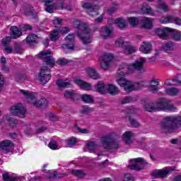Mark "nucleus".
Segmentation results:
<instances>
[{
	"instance_id": "obj_42",
	"label": "nucleus",
	"mask_w": 181,
	"mask_h": 181,
	"mask_svg": "<svg viewBox=\"0 0 181 181\" xmlns=\"http://www.w3.org/2000/svg\"><path fill=\"white\" fill-rule=\"evenodd\" d=\"M127 21L132 26H136L139 23V19L136 17H129Z\"/></svg>"
},
{
	"instance_id": "obj_49",
	"label": "nucleus",
	"mask_w": 181,
	"mask_h": 181,
	"mask_svg": "<svg viewBox=\"0 0 181 181\" xmlns=\"http://www.w3.org/2000/svg\"><path fill=\"white\" fill-rule=\"evenodd\" d=\"M68 63H70V62L66 58H60L57 62V64H59V66H66Z\"/></svg>"
},
{
	"instance_id": "obj_3",
	"label": "nucleus",
	"mask_w": 181,
	"mask_h": 181,
	"mask_svg": "<svg viewBox=\"0 0 181 181\" xmlns=\"http://www.w3.org/2000/svg\"><path fill=\"white\" fill-rule=\"evenodd\" d=\"M21 93L27 98V100L34 105V107H37V108H45L47 107V100L45 98H42L40 100H36V96L35 93L26 91L25 90H21Z\"/></svg>"
},
{
	"instance_id": "obj_62",
	"label": "nucleus",
	"mask_w": 181,
	"mask_h": 181,
	"mask_svg": "<svg viewBox=\"0 0 181 181\" xmlns=\"http://www.w3.org/2000/svg\"><path fill=\"white\" fill-rule=\"evenodd\" d=\"M74 34H69L66 37H65V40L66 42H73V40H74Z\"/></svg>"
},
{
	"instance_id": "obj_1",
	"label": "nucleus",
	"mask_w": 181,
	"mask_h": 181,
	"mask_svg": "<svg viewBox=\"0 0 181 181\" xmlns=\"http://www.w3.org/2000/svg\"><path fill=\"white\" fill-rule=\"evenodd\" d=\"M181 127V116H166L161 123L160 129L164 134H172Z\"/></svg>"
},
{
	"instance_id": "obj_37",
	"label": "nucleus",
	"mask_w": 181,
	"mask_h": 181,
	"mask_svg": "<svg viewBox=\"0 0 181 181\" xmlns=\"http://www.w3.org/2000/svg\"><path fill=\"white\" fill-rule=\"evenodd\" d=\"M60 33H59L58 30H54L52 31L50 34V40L52 42H56L59 37H60Z\"/></svg>"
},
{
	"instance_id": "obj_7",
	"label": "nucleus",
	"mask_w": 181,
	"mask_h": 181,
	"mask_svg": "<svg viewBox=\"0 0 181 181\" xmlns=\"http://www.w3.org/2000/svg\"><path fill=\"white\" fill-rule=\"evenodd\" d=\"M163 110L164 111H175L176 107L170 104V101L165 98H160L156 102V111Z\"/></svg>"
},
{
	"instance_id": "obj_58",
	"label": "nucleus",
	"mask_w": 181,
	"mask_h": 181,
	"mask_svg": "<svg viewBox=\"0 0 181 181\" xmlns=\"http://www.w3.org/2000/svg\"><path fill=\"white\" fill-rule=\"evenodd\" d=\"M172 23H175V25H178L179 26H180V25H181V18H178V17L173 16Z\"/></svg>"
},
{
	"instance_id": "obj_31",
	"label": "nucleus",
	"mask_w": 181,
	"mask_h": 181,
	"mask_svg": "<svg viewBox=\"0 0 181 181\" xmlns=\"http://www.w3.org/2000/svg\"><path fill=\"white\" fill-rule=\"evenodd\" d=\"M115 23L117 25L119 29H124L127 28V21L122 18H118L115 20Z\"/></svg>"
},
{
	"instance_id": "obj_15",
	"label": "nucleus",
	"mask_w": 181,
	"mask_h": 181,
	"mask_svg": "<svg viewBox=\"0 0 181 181\" xmlns=\"http://www.w3.org/2000/svg\"><path fill=\"white\" fill-rule=\"evenodd\" d=\"M13 148V143L11 140H4L0 142V151L4 153H8Z\"/></svg>"
},
{
	"instance_id": "obj_32",
	"label": "nucleus",
	"mask_w": 181,
	"mask_h": 181,
	"mask_svg": "<svg viewBox=\"0 0 181 181\" xmlns=\"http://www.w3.org/2000/svg\"><path fill=\"white\" fill-rule=\"evenodd\" d=\"M81 98L82 101L86 104H93V103H94L93 95H90L83 94L81 96Z\"/></svg>"
},
{
	"instance_id": "obj_22",
	"label": "nucleus",
	"mask_w": 181,
	"mask_h": 181,
	"mask_svg": "<svg viewBox=\"0 0 181 181\" xmlns=\"http://www.w3.org/2000/svg\"><path fill=\"white\" fill-rule=\"evenodd\" d=\"M106 90L110 95H117L119 94V89L114 84H109L106 88Z\"/></svg>"
},
{
	"instance_id": "obj_43",
	"label": "nucleus",
	"mask_w": 181,
	"mask_h": 181,
	"mask_svg": "<svg viewBox=\"0 0 181 181\" xmlns=\"http://www.w3.org/2000/svg\"><path fill=\"white\" fill-rule=\"evenodd\" d=\"M88 15H90V16H92V18H94V16H98L99 15L98 6H96L95 7L92 8L91 10L88 11Z\"/></svg>"
},
{
	"instance_id": "obj_16",
	"label": "nucleus",
	"mask_w": 181,
	"mask_h": 181,
	"mask_svg": "<svg viewBox=\"0 0 181 181\" xmlns=\"http://www.w3.org/2000/svg\"><path fill=\"white\" fill-rule=\"evenodd\" d=\"M74 81L78 86L82 90H86V91H91L93 87L90 83H88L83 80H81L78 78H74Z\"/></svg>"
},
{
	"instance_id": "obj_14",
	"label": "nucleus",
	"mask_w": 181,
	"mask_h": 181,
	"mask_svg": "<svg viewBox=\"0 0 181 181\" xmlns=\"http://www.w3.org/2000/svg\"><path fill=\"white\" fill-rule=\"evenodd\" d=\"M170 32H173V29L170 28L156 29V35H158L160 39H162L163 40H168V39H169V33H170Z\"/></svg>"
},
{
	"instance_id": "obj_35",
	"label": "nucleus",
	"mask_w": 181,
	"mask_h": 181,
	"mask_svg": "<svg viewBox=\"0 0 181 181\" xmlns=\"http://www.w3.org/2000/svg\"><path fill=\"white\" fill-rule=\"evenodd\" d=\"M133 101H135V99L132 98V96H126L119 100V103L122 105L129 104V103H133Z\"/></svg>"
},
{
	"instance_id": "obj_5",
	"label": "nucleus",
	"mask_w": 181,
	"mask_h": 181,
	"mask_svg": "<svg viewBox=\"0 0 181 181\" xmlns=\"http://www.w3.org/2000/svg\"><path fill=\"white\" fill-rule=\"evenodd\" d=\"M117 83L120 87H124L126 93H131V91H135V90H141L142 86L139 83L132 84L131 81H128L124 77H122L117 80Z\"/></svg>"
},
{
	"instance_id": "obj_55",
	"label": "nucleus",
	"mask_w": 181,
	"mask_h": 181,
	"mask_svg": "<svg viewBox=\"0 0 181 181\" xmlns=\"http://www.w3.org/2000/svg\"><path fill=\"white\" fill-rule=\"evenodd\" d=\"M32 30V26L30 25H23L20 26V30L22 32H26V30Z\"/></svg>"
},
{
	"instance_id": "obj_19",
	"label": "nucleus",
	"mask_w": 181,
	"mask_h": 181,
	"mask_svg": "<svg viewBox=\"0 0 181 181\" xmlns=\"http://www.w3.org/2000/svg\"><path fill=\"white\" fill-rule=\"evenodd\" d=\"M65 98H69L72 101L80 100V95L74 90H66L64 94Z\"/></svg>"
},
{
	"instance_id": "obj_54",
	"label": "nucleus",
	"mask_w": 181,
	"mask_h": 181,
	"mask_svg": "<svg viewBox=\"0 0 181 181\" xmlns=\"http://www.w3.org/2000/svg\"><path fill=\"white\" fill-rule=\"evenodd\" d=\"M57 9H63L64 8V0H57Z\"/></svg>"
},
{
	"instance_id": "obj_45",
	"label": "nucleus",
	"mask_w": 181,
	"mask_h": 181,
	"mask_svg": "<svg viewBox=\"0 0 181 181\" xmlns=\"http://www.w3.org/2000/svg\"><path fill=\"white\" fill-rule=\"evenodd\" d=\"M97 5L94 4V3H90V2H86L84 3L82 6L84 8V9H87V12L88 13V11H91L92 8L95 7Z\"/></svg>"
},
{
	"instance_id": "obj_56",
	"label": "nucleus",
	"mask_w": 181,
	"mask_h": 181,
	"mask_svg": "<svg viewBox=\"0 0 181 181\" xmlns=\"http://www.w3.org/2000/svg\"><path fill=\"white\" fill-rule=\"evenodd\" d=\"M172 39H173V40H177V41L180 40V39H181L180 32H177V33L173 34Z\"/></svg>"
},
{
	"instance_id": "obj_64",
	"label": "nucleus",
	"mask_w": 181,
	"mask_h": 181,
	"mask_svg": "<svg viewBox=\"0 0 181 181\" xmlns=\"http://www.w3.org/2000/svg\"><path fill=\"white\" fill-rule=\"evenodd\" d=\"M173 81H176L177 85L181 84V74H178L175 78H173Z\"/></svg>"
},
{
	"instance_id": "obj_53",
	"label": "nucleus",
	"mask_w": 181,
	"mask_h": 181,
	"mask_svg": "<svg viewBox=\"0 0 181 181\" xmlns=\"http://www.w3.org/2000/svg\"><path fill=\"white\" fill-rule=\"evenodd\" d=\"M50 149L56 150L59 148V145L57 144V141H51L48 145Z\"/></svg>"
},
{
	"instance_id": "obj_44",
	"label": "nucleus",
	"mask_w": 181,
	"mask_h": 181,
	"mask_svg": "<svg viewBox=\"0 0 181 181\" xmlns=\"http://www.w3.org/2000/svg\"><path fill=\"white\" fill-rule=\"evenodd\" d=\"M141 11L144 13H148V15H151L153 16V12H152V8L148 6H142Z\"/></svg>"
},
{
	"instance_id": "obj_36",
	"label": "nucleus",
	"mask_w": 181,
	"mask_h": 181,
	"mask_svg": "<svg viewBox=\"0 0 181 181\" xmlns=\"http://www.w3.org/2000/svg\"><path fill=\"white\" fill-rule=\"evenodd\" d=\"M95 90L100 94H104V93H105V86L103 83L98 82L95 87Z\"/></svg>"
},
{
	"instance_id": "obj_11",
	"label": "nucleus",
	"mask_w": 181,
	"mask_h": 181,
	"mask_svg": "<svg viewBox=\"0 0 181 181\" xmlns=\"http://www.w3.org/2000/svg\"><path fill=\"white\" fill-rule=\"evenodd\" d=\"M114 59V55L112 54H105L100 58V67L103 70H108L109 67L111 66V62Z\"/></svg>"
},
{
	"instance_id": "obj_38",
	"label": "nucleus",
	"mask_w": 181,
	"mask_h": 181,
	"mask_svg": "<svg viewBox=\"0 0 181 181\" xmlns=\"http://www.w3.org/2000/svg\"><path fill=\"white\" fill-rule=\"evenodd\" d=\"M179 90L176 88H169L165 89V93L168 95H177Z\"/></svg>"
},
{
	"instance_id": "obj_33",
	"label": "nucleus",
	"mask_w": 181,
	"mask_h": 181,
	"mask_svg": "<svg viewBox=\"0 0 181 181\" xmlns=\"http://www.w3.org/2000/svg\"><path fill=\"white\" fill-rule=\"evenodd\" d=\"M62 49L65 53H69V51L73 52V50H74V44L72 42L63 44Z\"/></svg>"
},
{
	"instance_id": "obj_41",
	"label": "nucleus",
	"mask_w": 181,
	"mask_h": 181,
	"mask_svg": "<svg viewBox=\"0 0 181 181\" xmlns=\"http://www.w3.org/2000/svg\"><path fill=\"white\" fill-rule=\"evenodd\" d=\"M157 11L158 12H160V11L168 12V11H169V7H168V5L165 3H160L157 7Z\"/></svg>"
},
{
	"instance_id": "obj_47",
	"label": "nucleus",
	"mask_w": 181,
	"mask_h": 181,
	"mask_svg": "<svg viewBox=\"0 0 181 181\" xmlns=\"http://www.w3.org/2000/svg\"><path fill=\"white\" fill-rule=\"evenodd\" d=\"M12 42V37H6L1 40V45L3 46H9V43Z\"/></svg>"
},
{
	"instance_id": "obj_61",
	"label": "nucleus",
	"mask_w": 181,
	"mask_h": 181,
	"mask_svg": "<svg viewBox=\"0 0 181 181\" xmlns=\"http://www.w3.org/2000/svg\"><path fill=\"white\" fill-rule=\"evenodd\" d=\"M123 181H134V177L131 174H125Z\"/></svg>"
},
{
	"instance_id": "obj_48",
	"label": "nucleus",
	"mask_w": 181,
	"mask_h": 181,
	"mask_svg": "<svg viewBox=\"0 0 181 181\" xmlns=\"http://www.w3.org/2000/svg\"><path fill=\"white\" fill-rule=\"evenodd\" d=\"M14 50L18 54H22L23 50L22 49V46L21 43L15 42L14 43Z\"/></svg>"
},
{
	"instance_id": "obj_51",
	"label": "nucleus",
	"mask_w": 181,
	"mask_h": 181,
	"mask_svg": "<svg viewBox=\"0 0 181 181\" xmlns=\"http://www.w3.org/2000/svg\"><path fill=\"white\" fill-rule=\"evenodd\" d=\"M115 45L117 47H122V49H124L125 45H127V42H124V40L119 39L116 40Z\"/></svg>"
},
{
	"instance_id": "obj_27",
	"label": "nucleus",
	"mask_w": 181,
	"mask_h": 181,
	"mask_svg": "<svg viewBox=\"0 0 181 181\" xmlns=\"http://www.w3.org/2000/svg\"><path fill=\"white\" fill-rule=\"evenodd\" d=\"M134 134L132 132H126L123 134V141L127 145L132 144V138H134Z\"/></svg>"
},
{
	"instance_id": "obj_20",
	"label": "nucleus",
	"mask_w": 181,
	"mask_h": 181,
	"mask_svg": "<svg viewBox=\"0 0 181 181\" xmlns=\"http://www.w3.org/2000/svg\"><path fill=\"white\" fill-rule=\"evenodd\" d=\"M37 35L33 34L30 35H28L26 37V42L30 46V47L33 48L35 47V45H37Z\"/></svg>"
},
{
	"instance_id": "obj_23",
	"label": "nucleus",
	"mask_w": 181,
	"mask_h": 181,
	"mask_svg": "<svg viewBox=\"0 0 181 181\" xmlns=\"http://www.w3.org/2000/svg\"><path fill=\"white\" fill-rule=\"evenodd\" d=\"M163 49L165 53H169V52H173V50H176V45L172 42H166L163 45Z\"/></svg>"
},
{
	"instance_id": "obj_2",
	"label": "nucleus",
	"mask_w": 181,
	"mask_h": 181,
	"mask_svg": "<svg viewBox=\"0 0 181 181\" xmlns=\"http://www.w3.org/2000/svg\"><path fill=\"white\" fill-rule=\"evenodd\" d=\"M74 26L78 29L77 36L83 42V45H90L91 43V37L89 35L91 30L89 29L88 25L86 23L77 20L74 21Z\"/></svg>"
},
{
	"instance_id": "obj_60",
	"label": "nucleus",
	"mask_w": 181,
	"mask_h": 181,
	"mask_svg": "<svg viewBox=\"0 0 181 181\" xmlns=\"http://www.w3.org/2000/svg\"><path fill=\"white\" fill-rule=\"evenodd\" d=\"M49 173L50 175L47 176L48 179H57V172H50Z\"/></svg>"
},
{
	"instance_id": "obj_17",
	"label": "nucleus",
	"mask_w": 181,
	"mask_h": 181,
	"mask_svg": "<svg viewBox=\"0 0 181 181\" xmlns=\"http://www.w3.org/2000/svg\"><path fill=\"white\" fill-rule=\"evenodd\" d=\"M45 3V6H46L45 11L48 13H53L54 11L57 9V6L56 3H53L54 0H42Z\"/></svg>"
},
{
	"instance_id": "obj_8",
	"label": "nucleus",
	"mask_w": 181,
	"mask_h": 181,
	"mask_svg": "<svg viewBox=\"0 0 181 181\" xmlns=\"http://www.w3.org/2000/svg\"><path fill=\"white\" fill-rule=\"evenodd\" d=\"M52 52L49 50L42 51L36 55L35 57H37L38 59H44L43 66H45V64H47V66H49V67H54L56 61H54V58H53V57L50 56Z\"/></svg>"
},
{
	"instance_id": "obj_29",
	"label": "nucleus",
	"mask_w": 181,
	"mask_h": 181,
	"mask_svg": "<svg viewBox=\"0 0 181 181\" xmlns=\"http://www.w3.org/2000/svg\"><path fill=\"white\" fill-rule=\"evenodd\" d=\"M56 84L59 88H69V87L71 86V83H70V81H64L62 79L57 81Z\"/></svg>"
},
{
	"instance_id": "obj_46",
	"label": "nucleus",
	"mask_w": 181,
	"mask_h": 181,
	"mask_svg": "<svg viewBox=\"0 0 181 181\" xmlns=\"http://www.w3.org/2000/svg\"><path fill=\"white\" fill-rule=\"evenodd\" d=\"M144 109L146 111H148L149 112H152V111H156V107L153 106L151 103H146L144 105Z\"/></svg>"
},
{
	"instance_id": "obj_12",
	"label": "nucleus",
	"mask_w": 181,
	"mask_h": 181,
	"mask_svg": "<svg viewBox=\"0 0 181 181\" xmlns=\"http://www.w3.org/2000/svg\"><path fill=\"white\" fill-rule=\"evenodd\" d=\"M11 112L13 115H16L20 118H25V115H26V110L23 107V105L21 103L12 106L11 107Z\"/></svg>"
},
{
	"instance_id": "obj_50",
	"label": "nucleus",
	"mask_w": 181,
	"mask_h": 181,
	"mask_svg": "<svg viewBox=\"0 0 181 181\" xmlns=\"http://www.w3.org/2000/svg\"><path fill=\"white\" fill-rule=\"evenodd\" d=\"M129 122L130 125H132V127H133L134 128H139V127L141 126V124L136 121V119L132 117L129 118Z\"/></svg>"
},
{
	"instance_id": "obj_39",
	"label": "nucleus",
	"mask_w": 181,
	"mask_h": 181,
	"mask_svg": "<svg viewBox=\"0 0 181 181\" xmlns=\"http://www.w3.org/2000/svg\"><path fill=\"white\" fill-rule=\"evenodd\" d=\"M3 180H4V181H18V178L9 175V173H6L3 174Z\"/></svg>"
},
{
	"instance_id": "obj_6",
	"label": "nucleus",
	"mask_w": 181,
	"mask_h": 181,
	"mask_svg": "<svg viewBox=\"0 0 181 181\" xmlns=\"http://www.w3.org/2000/svg\"><path fill=\"white\" fill-rule=\"evenodd\" d=\"M145 62H146V59L141 57L140 61H135L134 63L127 65V69L129 73H135V71L145 73L146 71V69L144 66Z\"/></svg>"
},
{
	"instance_id": "obj_21",
	"label": "nucleus",
	"mask_w": 181,
	"mask_h": 181,
	"mask_svg": "<svg viewBox=\"0 0 181 181\" xmlns=\"http://www.w3.org/2000/svg\"><path fill=\"white\" fill-rule=\"evenodd\" d=\"M159 86V81L158 79H153L150 81L148 88L151 93H157L159 91L158 86Z\"/></svg>"
},
{
	"instance_id": "obj_30",
	"label": "nucleus",
	"mask_w": 181,
	"mask_h": 181,
	"mask_svg": "<svg viewBox=\"0 0 181 181\" xmlns=\"http://www.w3.org/2000/svg\"><path fill=\"white\" fill-rule=\"evenodd\" d=\"M111 33H112V30L107 27L102 28L100 31V35L103 39H107V37L110 36Z\"/></svg>"
},
{
	"instance_id": "obj_9",
	"label": "nucleus",
	"mask_w": 181,
	"mask_h": 181,
	"mask_svg": "<svg viewBox=\"0 0 181 181\" xmlns=\"http://www.w3.org/2000/svg\"><path fill=\"white\" fill-rule=\"evenodd\" d=\"M131 165H129L132 170H142L146 166V161L143 158H137L130 160Z\"/></svg>"
},
{
	"instance_id": "obj_52",
	"label": "nucleus",
	"mask_w": 181,
	"mask_h": 181,
	"mask_svg": "<svg viewBox=\"0 0 181 181\" xmlns=\"http://www.w3.org/2000/svg\"><path fill=\"white\" fill-rule=\"evenodd\" d=\"M87 146L89 151H94V149H96L98 145L95 141H90L89 143H88Z\"/></svg>"
},
{
	"instance_id": "obj_24",
	"label": "nucleus",
	"mask_w": 181,
	"mask_h": 181,
	"mask_svg": "<svg viewBox=\"0 0 181 181\" xmlns=\"http://www.w3.org/2000/svg\"><path fill=\"white\" fill-rule=\"evenodd\" d=\"M86 71L90 76V78H93V80H98L99 78H101V76L97 71L93 68H87Z\"/></svg>"
},
{
	"instance_id": "obj_13",
	"label": "nucleus",
	"mask_w": 181,
	"mask_h": 181,
	"mask_svg": "<svg viewBox=\"0 0 181 181\" xmlns=\"http://www.w3.org/2000/svg\"><path fill=\"white\" fill-rule=\"evenodd\" d=\"M173 170H175V168L172 167L167 169L163 168L161 170H154L152 173V176L153 177H161L162 179H165V177H168L170 172H173Z\"/></svg>"
},
{
	"instance_id": "obj_59",
	"label": "nucleus",
	"mask_w": 181,
	"mask_h": 181,
	"mask_svg": "<svg viewBox=\"0 0 181 181\" xmlns=\"http://www.w3.org/2000/svg\"><path fill=\"white\" fill-rule=\"evenodd\" d=\"M48 118H49L50 121H59V117L54 115L53 113H49Z\"/></svg>"
},
{
	"instance_id": "obj_57",
	"label": "nucleus",
	"mask_w": 181,
	"mask_h": 181,
	"mask_svg": "<svg viewBox=\"0 0 181 181\" xmlns=\"http://www.w3.org/2000/svg\"><path fill=\"white\" fill-rule=\"evenodd\" d=\"M76 142H77V140L76 139V138L71 137V139H69L68 140V145L70 147L74 146V145H76Z\"/></svg>"
},
{
	"instance_id": "obj_26",
	"label": "nucleus",
	"mask_w": 181,
	"mask_h": 181,
	"mask_svg": "<svg viewBox=\"0 0 181 181\" xmlns=\"http://www.w3.org/2000/svg\"><path fill=\"white\" fill-rule=\"evenodd\" d=\"M11 37L12 39H18V37H21L22 36V31L18 28L16 26H13L11 28Z\"/></svg>"
},
{
	"instance_id": "obj_63",
	"label": "nucleus",
	"mask_w": 181,
	"mask_h": 181,
	"mask_svg": "<svg viewBox=\"0 0 181 181\" xmlns=\"http://www.w3.org/2000/svg\"><path fill=\"white\" fill-rule=\"evenodd\" d=\"M62 21L63 20L62 18H55L54 20H52V23L53 25H62Z\"/></svg>"
},
{
	"instance_id": "obj_34",
	"label": "nucleus",
	"mask_w": 181,
	"mask_h": 181,
	"mask_svg": "<svg viewBox=\"0 0 181 181\" xmlns=\"http://www.w3.org/2000/svg\"><path fill=\"white\" fill-rule=\"evenodd\" d=\"M71 173L78 179H81L83 176H86V174L81 170H71Z\"/></svg>"
},
{
	"instance_id": "obj_4",
	"label": "nucleus",
	"mask_w": 181,
	"mask_h": 181,
	"mask_svg": "<svg viewBox=\"0 0 181 181\" xmlns=\"http://www.w3.org/2000/svg\"><path fill=\"white\" fill-rule=\"evenodd\" d=\"M117 139H118V136H117L115 134H112L110 135L102 137L101 142L103 145V148L107 150L116 149L119 146Z\"/></svg>"
},
{
	"instance_id": "obj_10",
	"label": "nucleus",
	"mask_w": 181,
	"mask_h": 181,
	"mask_svg": "<svg viewBox=\"0 0 181 181\" xmlns=\"http://www.w3.org/2000/svg\"><path fill=\"white\" fill-rule=\"evenodd\" d=\"M38 78L42 84H47L52 78V75H50V69L45 66H43L38 75Z\"/></svg>"
},
{
	"instance_id": "obj_28",
	"label": "nucleus",
	"mask_w": 181,
	"mask_h": 181,
	"mask_svg": "<svg viewBox=\"0 0 181 181\" xmlns=\"http://www.w3.org/2000/svg\"><path fill=\"white\" fill-rule=\"evenodd\" d=\"M153 21V19H151L147 17H143L141 19V22L143 23V28H145V29H151L152 28Z\"/></svg>"
},
{
	"instance_id": "obj_40",
	"label": "nucleus",
	"mask_w": 181,
	"mask_h": 181,
	"mask_svg": "<svg viewBox=\"0 0 181 181\" xmlns=\"http://www.w3.org/2000/svg\"><path fill=\"white\" fill-rule=\"evenodd\" d=\"M173 16H163L160 19V23H172Z\"/></svg>"
},
{
	"instance_id": "obj_25",
	"label": "nucleus",
	"mask_w": 181,
	"mask_h": 181,
	"mask_svg": "<svg viewBox=\"0 0 181 181\" xmlns=\"http://www.w3.org/2000/svg\"><path fill=\"white\" fill-rule=\"evenodd\" d=\"M123 49L125 54H132L136 52V48L129 42H126Z\"/></svg>"
},
{
	"instance_id": "obj_18",
	"label": "nucleus",
	"mask_w": 181,
	"mask_h": 181,
	"mask_svg": "<svg viewBox=\"0 0 181 181\" xmlns=\"http://www.w3.org/2000/svg\"><path fill=\"white\" fill-rule=\"evenodd\" d=\"M139 50L144 54H149L152 52V44L148 42H143L139 47Z\"/></svg>"
}]
</instances>
